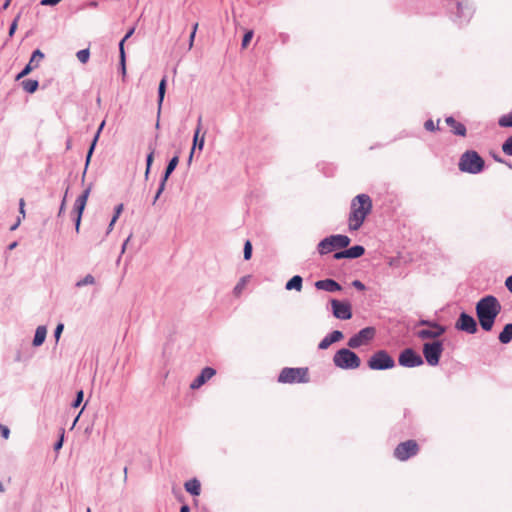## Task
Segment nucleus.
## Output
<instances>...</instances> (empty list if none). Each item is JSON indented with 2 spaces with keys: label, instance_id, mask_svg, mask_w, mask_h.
I'll list each match as a JSON object with an SVG mask.
<instances>
[{
  "label": "nucleus",
  "instance_id": "60",
  "mask_svg": "<svg viewBox=\"0 0 512 512\" xmlns=\"http://www.w3.org/2000/svg\"><path fill=\"white\" fill-rule=\"evenodd\" d=\"M116 221H117V218H116V217H112V219H111V221H110V223H109V225H108V233H109L110 231H112L113 226H114V224H115V222H116Z\"/></svg>",
  "mask_w": 512,
  "mask_h": 512
},
{
  "label": "nucleus",
  "instance_id": "56",
  "mask_svg": "<svg viewBox=\"0 0 512 512\" xmlns=\"http://www.w3.org/2000/svg\"><path fill=\"white\" fill-rule=\"evenodd\" d=\"M505 286L509 290V292L512 293V275L506 278Z\"/></svg>",
  "mask_w": 512,
  "mask_h": 512
},
{
  "label": "nucleus",
  "instance_id": "37",
  "mask_svg": "<svg viewBox=\"0 0 512 512\" xmlns=\"http://www.w3.org/2000/svg\"><path fill=\"white\" fill-rule=\"evenodd\" d=\"M502 151L509 156H512V135L508 137L502 144Z\"/></svg>",
  "mask_w": 512,
  "mask_h": 512
},
{
  "label": "nucleus",
  "instance_id": "40",
  "mask_svg": "<svg viewBox=\"0 0 512 512\" xmlns=\"http://www.w3.org/2000/svg\"><path fill=\"white\" fill-rule=\"evenodd\" d=\"M83 398H84V392L82 390L78 391L77 394H76V397L75 399L73 400L71 406L73 408H77L81 405L82 401H83Z\"/></svg>",
  "mask_w": 512,
  "mask_h": 512
},
{
  "label": "nucleus",
  "instance_id": "42",
  "mask_svg": "<svg viewBox=\"0 0 512 512\" xmlns=\"http://www.w3.org/2000/svg\"><path fill=\"white\" fill-rule=\"evenodd\" d=\"M253 37V31L252 30H249L247 31L244 36H243V39H242V48H246L249 44V42L251 41Z\"/></svg>",
  "mask_w": 512,
  "mask_h": 512
},
{
  "label": "nucleus",
  "instance_id": "35",
  "mask_svg": "<svg viewBox=\"0 0 512 512\" xmlns=\"http://www.w3.org/2000/svg\"><path fill=\"white\" fill-rule=\"evenodd\" d=\"M154 152H155V149L150 146V152L148 153V155L146 157V171H145V178L146 179L149 176L150 169H151V166H152V163H153Z\"/></svg>",
  "mask_w": 512,
  "mask_h": 512
},
{
  "label": "nucleus",
  "instance_id": "52",
  "mask_svg": "<svg viewBox=\"0 0 512 512\" xmlns=\"http://www.w3.org/2000/svg\"><path fill=\"white\" fill-rule=\"evenodd\" d=\"M1 435L4 439H8L10 435V429L7 426L0 424Z\"/></svg>",
  "mask_w": 512,
  "mask_h": 512
},
{
  "label": "nucleus",
  "instance_id": "50",
  "mask_svg": "<svg viewBox=\"0 0 512 512\" xmlns=\"http://www.w3.org/2000/svg\"><path fill=\"white\" fill-rule=\"evenodd\" d=\"M63 329H64V325L62 323H59L55 330H54V337L56 339V341L59 340L60 336H61V333L63 332Z\"/></svg>",
  "mask_w": 512,
  "mask_h": 512
},
{
  "label": "nucleus",
  "instance_id": "3",
  "mask_svg": "<svg viewBox=\"0 0 512 512\" xmlns=\"http://www.w3.org/2000/svg\"><path fill=\"white\" fill-rule=\"evenodd\" d=\"M444 6L459 26L468 23L474 12L469 0H444Z\"/></svg>",
  "mask_w": 512,
  "mask_h": 512
},
{
  "label": "nucleus",
  "instance_id": "49",
  "mask_svg": "<svg viewBox=\"0 0 512 512\" xmlns=\"http://www.w3.org/2000/svg\"><path fill=\"white\" fill-rule=\"evenodd\" d=\"M19 214L20 215L18 217H21L22 220H23L25 218V215H26V213H25V201H24L23 198H21L19 200Z\"/></svg>",
  "mask_w": 512,
  "mask_h": 512
},
{
  "label": "nucleus",
  "instance_id": "12",
  "mask_svg": "<svg viewBox=\"0 0 512 512\" xmlns=\"http://www.w3.org/2000/svg\"><path fill=\"white\" fill-rule=\"evenodd\" d=\"M376 330L374 327H365L361 329L358 333L354 334L348 340V347L351 349L359 348L361 345L368 343L375 336Z\"/></svg>",
  "mask_w": 512,
  "mask_h": 512
},
{
  "label": "nucleus",
  "instance_id": "39",
  "mask_svg": "<svg viewBox=\"0 0 512 512\" xmlns=\"http://www.w3.org/2000/svg\"><path fill=\"white\" fill-rule=\"evenodd\" d=\"M243 254L245 260H250L252 257V244L249 240H247L244 244Z\"/></svg>",
  "mask_w": 512,
  "mask_h": 512
},
{
  "label": "nucleus",
  "instance_id": "62",
  "mask_svg": "<svg viewBox=\"0 0 512 512\" xmlns=\"http://www.w3.org/2000/svg\"><path fill=\"white\" fill-rule=\"evenodd\" d=\"M104 125H105V121H102V123L100 124V126H99V128H98V130H97V132L95 134V136H97V139L99 138V135H100Z\"/></svg>",
  "mask_w": 512,
  "mask_h": 512
},
{
  "label": "nucleus",
  "instance_id": "45",
  "mask_svg": "<svg viewBox=\"0 0 512 512\" xmlns=\"http://www.w3.org/2000/svg\"><path fill=\"white\" fill-rule=\"evenodd\" d=\"M245 283H246V282H245V278H242V279L240 280V282H238V283L236 284V286L234 287V290H233V292H234V294H235V295H240V293L242 292V289H243V288H244V286H245Z\"/></svg>",
  "mask_w": 512,
  "mask_h": 512
},
{
  "label": "nucleus",
  "instance_id": "11",
  "mask_svg": "<svg viewBox=\"0 0 512 512\" xmlns=\"http://www.w3.org/2000/svg\"><path fill=\"white\" fill-rule=\"evenodd\" d=\"M332 315L339 320H349L352 318V306L347 301L330 299Z\"/></svg>",
  "mask_w": 512,
  "mask_h": 512
},
{
  "label": "nucleus",
  "instance_id": "18",
  "mask_svg": "<svg viewBox=\"0 0 512 512\" xmlns=\"http://www.w3.org/2000/svg\"><path fill=\"white\" fill-rule=\"evenodd\" d=\"M92 185L90 184L75 200L72 213L76 215H83L88 197L90 195Z\"/></svg>",
  "mask_w": 512,
  "mask_h": 512
},
{
  "label": "nucleus",
  "instance_id": "14",
  "mask_svg": "<svg viewBox=\"0 0 512 512\" xmlns=\"http://www.w3.org/2000/svg\"><path fill=\"white\" fill-rule=\"evenodd\" d=\"M455 328L469 334H475L478 330L477 322L470 314L461 312L456 323Z\"/></svg>",
  "mask_w": 512,
  "mask_h": 512
},
{
  "label": "nucleus",
  "instance_id": "26",
  "mask_svg": "<svg viewBox=\"0 0 512 512\" xmlns=\"http://www.w3.org/2000/svg\"><path fill=\"white\" fill-rule=\"evenodd\" d=\"M333 250L334 249H333L332 240L329 239V236L322 239L317 245V251L320 255H326V254L332 252Z\"/></svg>",
  "mask_w": 512,
  "mask_h": 512
},
{
  "label": "nucleus",
  "instance_id": "44",
  "mask_svg": "<svg viewBox=\"0 0 512 512\" xmlns=\"http://www.w3.org/2000/svg\"><path fill=\"white\" fill-rule=\"evenodd\" d=\"M424 127L427 131H431V132H434L436 130H438V125H435L433 120L429 119L427 121H425L424 123Z\"/></svg>",
  "mask_w": 512,
  "mask_h": 512
},
{
  "label": "nucleus",
  "instance_id": "57",
  "mask_svg": "<svg viewBox=\"0 0 512 512\" xmlns=\"http://www.w3.org/2000/svg\"><path fill=\"white\" fill-rule=\"evenodd\" d=\"M123 210V204H119L115 207V213L113 215V217H116L117 219L119 218L121 212Z\"/></svg>",
  "mask_w": 512,
  "mask_h": 512
},
{
  "label": "nucleus",
  "instance_id": "46",
  "mask_svg": "<svg viewBox=\"0 0 512 512\" xmlns=\"http://www.w3.org/2000/svg\"><path fill=\"white\" fill-rule=\"evenodd\" d=\"M63 442H64V430L62 431L60 438L54 443V446H53L54 451L58 452L62 448Z\"/></svg>",
  "mask_w": 512,
  "mask_h": 512
},
{
  "label": "nucleus",
  "instance_id": "48",
  "mask_svg": "<svg viewBox=\"0 0 512 512\" xmlns=\"http://www.w3.org/2000/svg\"><path fill=\"white\" fill-rule=\"evenodd\" d=\"M165 185H166L165 183L160 181L159 187H158L157 192H156V194L154 196V199H153V204H155L156 201L159 199L160 195L162 194V192L165 189Z\"/></svg>",
  "mask_w": 512,
  "mask_h": 512
},
{
  "label": "nucleus",
  "instance_id": "41",
  "mask_svg": "<svg viewBox=\"0 0 512 512\" xmlns=\"http://www.w3.org/2000/svg\"><path fill=\"white\" fill-rule=\"evenodd\" d=\"M329 337L332 339V341H334V343H336V342L342 340L344 335H343L342 331L334 330L331 333H329Z\"/></svg>",
  "mask_w": 512,
  "mask_h": 512
},
{
  "label": "nucleus",
  "instance_id": "31",
  "mask_svg": "<svg viewBox=\"0 0 512 512\" xmlns=\"http://www.w3.org/2000/svg\"><path fill=\"white\" fill-rule=\"evenodd\" d=\"M95 284V277L92 274H87L84 278L78 280L75 283V286L77 288H81L87 285H93Z\"/></svg>",
  "mask_w": 512,
  "mask_h": 512
},
{
  "label": "nucleus",
  "instance_id": "15",
  "mask_svg": "<svg viewBox=\"0 0 512 512\" xmlns=\"http://www.w3.org/2000/svg\"><path fill=\"white\" fill-rule=\"evenodd\" d=\"M45 55L40 49L33 51L29 62L25 65L22 71L16 76V80H20L27 76L32 70L39 67L40 62L44 59Z\"/></svg>",
  "mask_w": 512,
  "mask_h": 512
},
{
  "label": "nucleus",
  "instance_id": "38",
  "mask_svg": "<svg viewBox=\"0 0 512 512\" xmlns=\"http://www.w3.org/2000/svg\"><path fill=\"white\" fill-rule=\"evenodd\" d=\"M333 343H334V341H332V339L329 337V334H328L319 342L318 349L325 350V349L329 348Z\"/></svg>",
  "mask_w": 512,
  "mask_h": 512
},
{
  "label": "nucleus",
  "instance_id": "43",
  "mask_svg": "<svg viewBox=\"0 0 512 512\" xmlns=\"http://www.w3.org/2000/svg\"><path fill=\"white\" fill-rule=\"evenodd\" d=\"M135 32V27H132L130 28L127 33L125 34V36L121 39V41L119 42V50H121V45L122 47L124 48V43L125 41H127Z\"/></svg>",
  "mask_w": 512,
  "mask_h": 512
},
{
  "label": "nucleus",
  "instance_id": "21",
  "mask_svg": "<svg viewBox=\"0 0 512 512\" xmlns=\"http://www.w3.org/2000/svg\"><path fill=\"white\" fill-rule=\"evenodd\" d=\"M329 239L332 240L333 249L346 248L348 247L351 241L348 236L342 234L330 235Z\"/></svg>",
  "mask_w": 512,
  "mask_h": 512
},
{
  "label": "nucleus",
  "instance_id": "51",
  "mask_svg": "<svg viewBox=\"0 0 512 512\" xmlns=\"http://www.w3.org/2000/svg\"><path fill=\"white\" fill-rule=\"evenodd\" d=\"M352 286L359 291H364L366 289V286L360 280H354L352 282Z\"/></svg>",
  "mask_w": 512,
  "mask_h": 512
},
{
  "label": "nucleus",
  "instance_id": "20",
  "mask_svg": "<svg viewBox=\"0 0 512 512\" xmlns=\"http://www.w3.org/2000/svg\"><path fill=\"white\" fill-rule=\"evenodd\" d=\"M446 124L451 128V132L454 135L465 137L467 134V129L464 124L455 120L454 117L448 116L445 119Z\"/></svg>",
  "mask_w": 512,
  "mask_h": 512
},
{
  "label": "nucleus",
  "instance_id": "61",
  "mask_svg": "<svg viewBox=\"0 0 512 512\" xmlns=\"http://www.w3.org/2000/svg\"><path fill=\"white\" fill-rule=\"evenodd\" d=\"M195 36L196 35H194V33H190V36H189V49H191L193 47Z\"/></svg>",
  "mask_w": 512,
  "mask_h": 512
},
{
  "label": "nucleus",
  "instance_id": "4",
  "mask_svg": "<svg viewBox=\"0 0 512 512\" xmlns=\"http://www.w3.org/2000/svg\"><path fill=\"white\" fill-rule=\"evenodd\" d=\"M459 170L469 174H478L484 170L485 161L475 150L465 151L459 159Z\"/></svg>",
  "mask_w": 512,
  "mask_h": 512
},
{
  "label": "nucleus",
  "instance_id": "28",
  "mask_svg": "<svg viewBox=\"0 0 512 512\" xmlns=\"http://www.w3.org/2000/svg\"><path fill=\"white\" fill-rule=\"evenodd\" d=\"M498 339L502 344H508L512 341V323L504 326L503 330L499 333Z\"/></svg>",
  "mask_w": 512,
  "mask_h": 512
},
{
  "label": "nucleus",
  "instance_id": "23",
  "mask_svg": "<svg viewBox=\"0 0 512 512\" xmlns=\"http://www.w3.org/2000/svg\"><path fill=\"white\" fill-rule=\"evenodd\" d=\"M184 487L185 490L193 496H198L201 493V484L196 478L186 481Z\"/></svg>",
  "mask_w": 512,
  "mask_h": 512
},
{
  "label": "nucleus",
  "instance_id": "59",
  "mask_svg": "<svg viewBox=\"0 0 512 512\" xmlns=\"http://www.w3.org/2000/svg\"><path fill=\"white\" fill-rule=\"evenodd\" d=\"M116 221H117V218H116V217H112V219H111V221H110V223H109V225H108V233H109L110 231H112L113 226H114V224H115V222H116Z\"/></svg>",
  "mask_w": 512,
  "mask_h": 512
},
{
  "label": "nucleus",
  "instance_id": "34",
  "mask_svg": "<svg viewBox=\"0 0 512 512\" xmlns=\"http://www.w3.org/2000/svg\"><path fill=\"white\" fill-rule=\"evenodd\" d=\"M203 147H204V135L201 138H199V129H196L194 132V136H193L192 148H194V149L198 148L199 150H202Z\"/></svg>",
  "mask_w": 512,
  "mask_h": 512
},
{
  "label": "nucleus",
  "instance_id": "30",
  "mask_svg": "<svg viewBox=\"0 0 512 512\" xmlns=\"http://www.w3.org/2000/svg\"><path fill=\"white\" fill-rule=\"evenodd\" d=\"M96 143H97V136H94L92 143L88 149L87 155H86L85 169H84V172L82 175V182H84V180H85L86 171H87L88 165L90 163L91 157L93 155V152L95 150Z\"/></svg>",
  "mask_w": 512,
  "mask_h": 512
},
{
  "label": "nucleus",
  "instance_id": "63",
  "mask_svg": "<svg viewBox=\"0 0 512 512\" xmlns=\"http://www.w3.org/2000/svg\"><path fill=\"white\" fill-rule=\"evenodd\" d=\"M180 512H190V507L187 504H184L181 506Z\"/></svg>",
  "mask_w": 512,
  "mask_h": 512
},
{
  "label": "nucleus",
  "instance_id": "36",
  "mask_svg": "<svg viewBox=\"0 0 512 512\" xmlns=\"http://www.w3.org/2000/svg\"><path fill=\"white\" fill-rule=\"evenodd\" d=\"M77 59L82 63L85 64L89 61L90 58V50L88 48L79 50L76 53Z\"/></svg>",
  "mask_w": 512,
  "mask_h": 512
},
{
  "label": "nucleus",
  "instance_id": "47",
  "mask_svg": "<svg viewBox=\"0 0 512 512\" xmlns=\"http://www.w3.org/2000/svg\"><path fill=\"white\" fill-rule=\"evenodd\" d=\"M67 193H68V188L66 189L64 197H63V199L61 201V204H60V207H59V211H58V217L62 216V214L65 211Z\"/></svg>",
  "mask_w": 512,
  "mask_h": 512
},
{
  "label": "nucleus",
  "instance_id": "2",
  "mask_svg": "<svg viewBox=\"0 0 512 512\" xmlns=\"http://www.w3.org/2000/svg\"><path fill=\"white\" fill-rule=\"evenodd\" d=\"M372 208L373 204L369 195L359 194L355 196L351 201V210L348 218L349 229L352 231L360 229Z\"/></svg>",
  "mask_w": 512,
  "mask_h": 512
},
{
  "label": "nucleus",
  "instance_id": "5",
  "mask_svg": "<svg viewBox=\"0 0 512 512\" xmlns=\"http://www.w3.org/2000/svg\"><path fill=\"white\" fill-rule=\"evenodd\" d=\"M333 363L337 368L353 370L360 367L361 359L349 348H341L334 354Z\"/></svg>",
  "mask_w": 512,
  "mask_h": 512
},
{
  "label": "nucleus",
  "instance_id": "10",
  "mask_svg": "<svg viewBox=\"0 0 512 512\" xmlns=\"http://www.w3.org/2000/svg\"><path fill=\"white\" fill-rule=\"evenodd\" d=\"M399 365L406 368H414L423 365L422 356L412 348H405L398 357Z\"/></svg>",
  "mask_w": 512,
  "mask_h": 512
},
{
  "label": "nucleus",
  "instance_id": "17",
  "mask_svg": "<svg viewBox=\"0 0 512 512\" xmlns=\"http://www.w3.org/2000/svg\"><path fill=\"white\" fill-rule=\"evenodd\" d=\"M216 374V370L212 367H205L202 369L200 374L191 382L190 388L195 390L199 389L208 380H210Z\"/></svg>",
  "mask_w": 512,
  "mask_h": 512
},
{
  "label": "nucleus",
  "instance_id": "55",
  "mask_svg": "<svg viewBox=\"0 0 512 512\" xmlns=\"http://www.w3.org/2000/svg\"><path fill=\"white\" fill-rule=\"evenodd\" d=\"M17 19H14L13 22L11 23L10 27H9V36H13V34L15 33L16 29H17Z\"/></svg>",
  "mask_w": 512,
  "mask_h": 512
},
{
  "label": "nucleus",
  "instance_id": "64",
  "mask_svg": "<svg viewBox=\"0 0 512 512\" xmlns=\"http://www.w3.org/2000/svg\"><path fill=\"white\" fill-rule=\"evenodd\" d=\"M17 245H18V242L14 241V242L10 243L7 248H8V250H13L17 247Z\"/></svg>",
  "mask_w": 512,
  "mask_h": 512
},
{
  "label": "nucleus",
  "instance_id": "33",
  "mask_svg": "<svg viewBox=\"0 0 512 512\" xmlns=\"http://www.w3.org/2000/svg\"><path fill=\"white\" fill-rule=\"evenodd\" d=\"M119 68L123 77L126 75V54L124 48L121 46L119 50Z\"/></svg>",
  "mask_w": 512,
  "mask_h": 512
},
{
  "label": "nucleus",
  "instance_id": "53",
  "mask_svg": "<svg viewBox=\"0 0 512 512\" xmlns=\"http://www.w3.org/2000/svg\"><path fill=\"white\" fill-rule=\"evenodd\" d=\"M61 0H41L40 4L43 6H54L58 4Z\"/></svg>",
  "mask_w": 512,
  "mask_h": 512
},
{
  "label": "nucleus",
  "instance_id": "7",
  "mask_svg": "<svg viewBox=\"0 0 512 512\" xmlns=\"http://www.w3.org/2000/svg\"><path fill=\"white\" fill-rule=\"evenodd\" d=\"M309 380L307 367H285L278 376V382L285 384L308 383Z\"/></svg>",
  "mask_w": 512,
  "mask_h": 512
},
{
  "label": "nucleus",
  "instance_id": "16",
  "mask_svg": "<svg viewBox=\"0 0 512 512\" xmlns=\"http://www.w3.org/2000/svg\"><path fill=\"white\" fill-rule=\"evenodd\" d=\"M365 248L362 245H354L342 251H337L333 254L335 260L340 259H356L364 255Z\"/></svg>",
  "mask_w": 512,
  "mask_h": 512
},
{
  "label": "nucleus",
  "instance_id": "54",
  "mask_svg": "<svg viewBox=\"0 0 512 512\" xmlns=\"http://www.w3.org/2000/svg\"><path fill=\"white\" fill-rule=\"evenodd\" d=\"M81 219H82V216H80V215L74 216V219H73L74 223H75V230L77 233L80 230Z\"/></svg>",
  "mask_w": 512,
  "mask_h": 512
},
{
  "label": "nucleus",
  "instance_id": "58",
  "mask_svg": "<svg viewBox=\"0 0 512 512\" xmlns=\"http://www.w3.org/2000/svg\"><path fill=\"white\" fill-rule=\"evenodd\" d=\"M21 221H22V218L18 217L16 222L10 227V230L11 231L16 230L19 227V225L21 224Z\"/></svg>",
  "mask_w": 512,
  "mask_h": 512
},
{
  "label": "nucleus",
  "instance_id": "13",
  "mask_svg": "<svg viewBox=\"0 0 512 512\" xmlns=\"http://www.w3.org/2000/svg\"><path fill=\"white\" fill-rule=\"evenodd\" d=\"M418 452V444L414 440H407L397 445L394 450V456L401 460L405 461L410 457L416 455Z\"/></svg>",
  "mask_w": 512,
  "mask_h": 512
},
{
  "label": "nucleus",
  "instance_id": "19",
  "mask_svg": "<svg viewBox=\"0 0 512 512\" xmlns=\"http://www.w3.org/2000/svg\"><path fill=\"white\" fill-rule=\"evenodd\" d=\"M314 285L317 290H323L330 293L342 290V286L336 280L331 278L317 280Z\"/></svg>",
  "mask_w": 512,
  "mask_h": 512
},
{
  "label": "nucleus",
  "instance_id": "6",
  "mask_svg": "<svg viewBox=\"0 0 512 512\" xmlns=\"http://www.w3.org/2000/svg\"><path fill=\"white\" fill-rule=\"evenodd\" d=\"M420 326H426V328L418 329L415 332L416 337L421 340L437 339L440 336H442L446 331L445 326L433 320L420 319L416 323L415 328Z\"/></svg>",
  "mask_w": 512,
  "mask_h": 512
},
{
  "label": "nucleus",
  "instance_id": "9",
  "mask_svg": "<svg viewBox=\"0 0 512 512\" xmlns=\"http://www.w3.org/2000/svg\"><path fill=\"white\" fill-rule=\"evenodd\" d=\"M443 350V342L440 340L424 343L422 351L427 364L430 366H437Z\"/></svg>",
  "mask_w": 512,
  "mask_h": 512
},
{
  "label": "nucleus",
  "instance_id": "22",
  "mask_svg": "<svg viewBox=\"0 0 512 512\" xmlns=\"http://www.w3.org/2000/svg\"><path fill=\"white\" fill-rule=\"evenodd\" d=\"M178 163H179V155H175V156H173V157L169 160V162H168V164H167V166H166V168H165L164 174H163V176L161 177V182H163V183H165V184H166V182H167V180L169 179L170 175H171V174L173 173V171L176 169V167H177Z\"/></svg>",
  "mask_w": 512,
  "mask_h": 512
},
{
  "label": "nucleus",
  "instance_id": "24",
  "mask_svg": "<svg viewBox=\"0 0 512 512\" xmlns=\"http://www.w3.org/2000/svg\"><path fill=\"white\" fill-rule=\"evenodd\" d=\"M303 286V278L300 275H295L291 279H289L285 284L286 290H296L301 291Z\"/></svg>",
  "mask_w": 512,
  "mask_h": 512
},
{
  "label": "nucleus",
  "instance_id": "32",
  "mask_svg": "<svg viewBox=\"0 0 512 512\" xmlns=\"http://www.w3.org/2000/svg\"><path fill=\"white\" fill-rule=\"evenodd\" d=\"M498 125L500 127H505V128L512 127V111L507 114L502 115L498 119Z\"/></svg>",
  "mask_w": 512,
  "mask_h": 512
},
{
  "label": "nucleus",
  "instance_id": "25",
  "mask_svg": "<svg viewBox=\"0 0 512 512\" xmlns=\"http://www.w3.org/2000/svg\"><path fill=\"white\" fill-rule=\"evenodd\" d=\"M47 329L46 326L40 325L36 328L33 345L35 347L41 346L46 339Z\"/></svg>",
  "mask_w": 512,
  "mask_h": 512
},
{
  "label": "nucleus",
  "instance_id": "27",
  "mask_svg": "<svg viewBox=\"0 0 512 512\" xmlns=\"http://www.w3.org/2000/svg\"><path fill=\"white\" fill-rule=\"evenodd\" d=\"M166 86H167V76H164L158 86V116L161 113V107L164 101L165 92H166Z\"/></svg>",
  "mask_w": 512,
  "mask_h": 512
},
{
  "label": "nucleus",
  "instance_id": "8",
  "mask_svg": "<svg viewBox=\"0 0 512 512\" xmlns=\"http://www.w3.org/2000/svg\"><path fill=\"white\" fill-rule=\"evenodd\" d=\"M367 364L371 370H389L395 366V361L386 350H378L371 355Z\"/></svg>",
  "mask_w": 512,
  "mask_h": 512
},
{
  "label": "nucleus",
  "instance_id": "1",
  "mask_svg": "<svg viewBox=\"0 0 512 512\" xmlns=\"http://www.w3.org/2000/svg\"><path fill=\"white\" fill-rule=\"evenodd\" d=\"M501 309L499 300L493 295H486L476 303V316L484 331L489 332L492 330Z\"/></svg>",
  "mask_w": 512,
  "mask_h": 512
},
{
  "label": "nucleus",
  "instance_id": "29",
  "mask_svg": "<svg viewBox=\"0 0 512 512\" xmlns=\"http://www.w3.org/2000/svg\"><path fill=\"white\" fill-rule=\"evenodd\" d=\"M21 86L24 91L32 94L37 91V89L39 87V82H38V80H34V79H26L21 82Z\"/></svg>",
  "mask_w": 512,
  "mask_h": 512
}]
</instances>
